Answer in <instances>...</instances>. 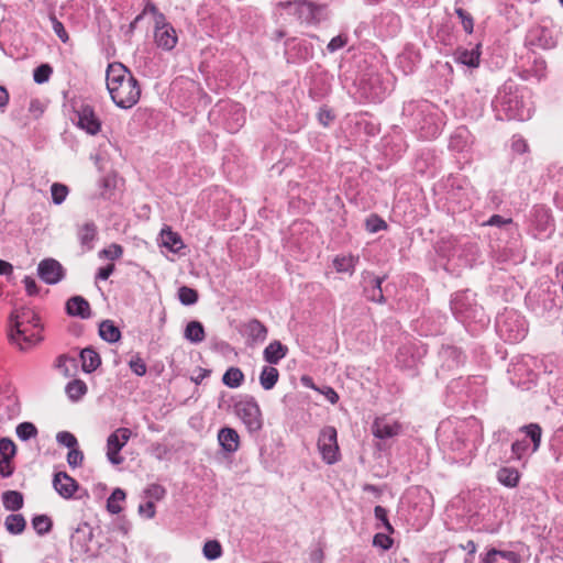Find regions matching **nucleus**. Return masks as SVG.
<instances>
[{
    "label": "nucleus",
    "instance_id": "nucleus-17",
    "mask_svg": "<svg viewBox=\"0 0 563 563\" xmlns=\"http://www.w3.org/2000/svg\"><path fill=\"white\" fill-rule=\"evenodd\" d=\"M288 353V347L275 340L271 342L263 352V357L268 364H277Z\"/></svg>",
    "mask_w": 563,
    "mask_h": 563
},
{
    "label": "nucleus",
    "instance_id": "nucleus-11",
    "mask_svg": "<svg viewBox=\"0 0 563 563\" xmlns=\"http://www.w3.org/2000/svg\"><path fill=\"white\" fill-rule=\"evenodd\" d=\"M472 143L473 136L468 129H466L465 126H459L452 133L449 146L453 151L464 152L472 145Z\"/></svg>",
    "mask_w": 563,
    "mask_h": 563
},
{
    "label": "nucleus",
    "instance_id": "nucleus-40",
    "mask_svg": "<svg viewBox=\"0 0 563 563\" xmlns=\"http://www.w3.org/2000/svg\"><path fill=\"white\" fill-rule=\"evenodd\" d=\"M366 230L371 233H376L387 228L386 222L376 214H372L366 219Z\"/></svg>",
    "mask_w": 563,
    "mask_h": 563
},
{
    "label": "nucleus",
    "instance_id": "nucleus-54",
    "mask_svg": "<svg viewBox=\"0 0 563 563\" xmlns=\"http://www.w3.org/2000/svg\"><path fill=\"white\" fill-rule=\"evenodd\" d=\"M346 42H347L346 36H344V35H338V36L333 37V38L329 42V44H328V47H327V48H328V51H329L330 53H334V52H336L338 49H340V48L344 47V46H345V44H346Z\"/></svg>",
    "mask_w": 563,
    "mask_h": 563
},
{
    "label": "nucleus",
    "instance_id": "nucleus-60",
    "mask_svg": "<svg viewBox=\"0 0 563 563\" xmlns=\"http://www.w3.org/2000/svg\"><path fill=\"white\" fill-rule=\"evenodd\" d=\"M98 185L103 188L101 196H107V190L115 186V178H99Z\"/></svg>",
    "mask_w": 563,
    "mask_h": 563
},
{
    "label": "nucleus",
    "instance_id": "nucleus-64",
    "mask_svg": "<svg viewBox=\"0 0 563 563\" xmlns=\"http://www.w3.org/2000/svg\"><path fill=\"white\" fill-rule=\"evenodd\" d=\"M499 550L492 549L487 552L482 563H498Z\"/></svg>",
    "mask_w": 563,
    "mask_h": 563
},
{
    "label": "nucleus",
    "instance_id": "nucleus-29",
    "mask_svg": "<svg viewBox=\"0 0 563 563\" xmlns=\"http://www.w3.org/2000/svg\"><path fill=\"white\" fill-rule=\"evenodd\" d=\"M125 499V493L121 488H115L107 500V509L109 512L117 515L121 512V503Z\"/></svg>",
    "mask_w": 563,
    "mask_h": 563
},
{
    "label": "nucleus",
    "instance_id": "nucleus-59",
    "mask_svg": "<svg viewBox=\"0 0 563 563\" xmlns=\"http://www.w3.org/2000/svg\"><path fill=\"white\" fill-rule=\"evenodd\" d=\"M23 284L25 286V290L27 292V295L30 296H34L37 294L38 291V288L36 286V283L35 280L32 278V277H29L26 276L24 279H23Z\"/></svg>",
    "mask_w": 563,
    "mask_h": 563
},
{
    "label": "nucleus",
    "instance_id": "nucleus-10",
    "mask_svg": "<svg viewBox=\"0 0 563 563\" xmlns=\"http://www.w3.org/2000/svg\"><path fill=\"white\" fill-rule=\"evenodd\" d=\"M53 486L64 498H70L77 489V483L68 474L58 472L53 479Z\"/></svg>",
    "mask_w": 563,
    "mask_h": 563
},
{
    "label": "nucleus",
    "instance_id": "nucleus-23",
    "mask_svg": "<svg viewBox=\"0 0 563 563\" xmlns=\"http://www.w3.org/2000/svg\"><path fill=\"white\" fill-rule=\"evenodd\" d=\"M279 373L277 368L273 366H264L261 375L260 383L265 390H271L277 383Z\"/></svg>",
    "mask_w": 563,
    "mask_h": 563
},
{
    "label": "nucleus",
    "instance_id": "nucleus-47",
    "mask_svg": "<svg viewBox=\"0 0 563 563\" xmlns=\"http://www.w3.org/2000/svg\"><path fill=\"white\" fill-rule=\"evenodd\" d=\"M373 545L386 551L393 547V539L386 533H376L373 539Z\"/></svg>",
    "mask_w": 563,
    "mask_h": 563
},
{
    "label": "nucleus",
    "instance_id": "nucleus-45",
    "mask_svg": "<svg viewBox=\"0 0 563 563\" xmlns=\"http://www.w3.org/2000/svg\"><path fill=\"white\" fill-rule=\"evenodd\" d=\"M375 518L382 521L384 528L388 533H394V528L387 518V510L382 506H376L374 509Z\"/></svg>",
    "mask_w": 563,
    "mask_h": 563
},
{
    "label": "nucleus",
    "instance_id": "nucleus-55",
    "mask_svg": "<svg viewBox=\"0 0 563 563\" xmlns=\"http://www.w3.org/2000/svg\"><path fill=\"white\" fill-rule=\"evenodd\" d=\"M140 515L147 519H152L155 516V505L153 501H147L139 506Z\"/></svg>",
    "mask_w": 563,
    "mask_h": 563
},
{
    "label": "nucleus",
    "instance_id": "nucleus-50",
    "mask_svg": "<svg viewBox=\"0 0 563 563\" xmlns=\"http://www.w3.org/2000/svg\"><path fill=\"white\" fill-rule=\"evenodd\" d=\"M84 460V454L80 450L73 448L67 454V463L70 467H77L81 464Z\"/></svg>",
    "mask_w": 563,
    "mask_h": 563
},
{
    "label": "nucleus",
    "instance_id": "nucleus-58",
    "mask_svg": "<svg viewBox=\"0 0 563 563\" xmlns=\"http://www.w3.org/2000/svg\"><path fill=\"white\" fill-rule=\"evenodd\" d=\"M154 30H163L172 26V24L167 22L166 16L162 12H158L154 15Z\"/></svg>",
    "mask_w": 563,
    "mask_h": 563
},
{
    "label": "nucleus",
    "instance_id": "nucleus-21",
    "mask_svg": "<svg viewBox=\"0 0 563 563\" xmlns=\"http://www.w3.org/2000/svg\"><path fill=\"white\" fill-rule=\"evenodd\" d=\"M99 335L109 343H114L121 338L120 330L110 320H104L100 323Z\"/></svg>",
    "mask_w": 563,
    "mask_h": 563
},
{
    "label": "nucleus",
    "instance_id": "nucleus-30",
    "mask_svg": "<svg viewBox=\"0 0 563 563\" xmlns=\"http://www.w3.org/2000/svg\"><path fill=\"white\" fill-rule=\"evenodd\" d=\"M457 62L466 65L468 67H477L479 64V52L478 48H473L471 51L464 49L457 52Z\"/></svg>",
    "mask_w": 563,
    "mask_h": 563
},
{
    "label": "nucleus",
    "instance_id": "nucleus-28",
    "mask_svg": "<svg viewBox=\"0 0 563 563\" xmlns=\"http://www.w3.org/2000/svg\"><path fill=\"white\" fill-rule=\"evenodd\" d=\"M25 519L22 515H9L5 518L4 526L11 534H20L25 529Z\"/></svg>",
    "mask_w": 563,
    "mask_h": 563
},
{
    "label": "nucleus",
    "instance_id": "nucleus-24",
    "mask_svg": "<svg viewBox=\"0 0 563 563\" xmlns=\"http://www.w3.org/2000/svg\"><path fill=\"white\" fill-rule=\"evenodd\" d=\"M498 481L507 487H516L518 485L520 475L514 467H503L497 473Z\"/></svg>",
    "mask_w": 563,
    "mask_h": 563
},
{
    "label": "nucleus",
    "instance_id": "nucleus-9",
    "mask_svg": "<svg viewBox=\"0 0 563 563\" xmlns=\"http://www.w3.org/2000/svg\"><path fill=\"white\" fill-rule=\"evenodd\" d=\"M401 426L387 417L376 418L372 426L374 437L378 439H389L399 434Z\"/></svg>",
    "mask_w": 563,
    "mask_h": 563
},
{
    "label": "nucleus",
    "instance_id": "nucleus-52",
    "mask_svg": "<svg viewBox=\"0 0 563 563\" xmlns=\"http://www.w3.org/2000/svg\"><path fill=\"white\" fill-rule=\"evenodd\" d=\"M485 224L486 225H492V227H495V228H500L503 225H508L510 231H515V228H514L510 219L505 220L500 216H497V214L490 217L489 220Z\"/></svg>",
    "mask_w": 563,
    "mask_h": 563
},
{
    "label": "nucleus",
    "instance_id": "nucleus-22",
    "mask_svg": "<svg viewBox=\"0 0 563 563\" xmlns=\"http://www.w3.org/2000/svg\"><path fill=\"white\" fill-rule=\"evenodd\" d=\"M3 507L10 511H16L23 506V495L16 490H7L2 494Z\"/></svg>",
    "mask_w": 563,
    "mask_h": 563
},
{
    "label": "nucleus",
    "instance_id": "nucleus-37",
    "mask_svg": "<svg viewBox=\"0 0 563 563\" xmlns=\"http://www.w3.org/2000/svg\"><path fill=\"white\" fill-rule=\"evenodd\" d=\"M16 453V446L9 438L0 439V456L4 459H13Z\"/></svg>",
    "mask_w": 563,
    "mask_h": 563
},
{
    "label": "nucleus",
    "instance_id": "nucleus-27",
    "mask_svg": "<svg viewBox=\"0 0 563 563\" xmlns=\"http://www.w3.org/2000/svg\"><path fill=\"white\" fill-rule=\"evenodd\" d=\"M244 379V374L239 367H230L222 377V382L230 388H238Z\"/></svg>",
    "mask_w": 563,
    "mask_h": 563
},
{
    "label": "nucleus",
    "instance_id": "nucleus-26",
    "mask_svg": "<svg viewBox=\"0 0 563 563\" xmlns=\"http://www.w3.org/2000/svg\"><path fill=\"white\" fill-rule=\"evenodd\" d=\"M65 391L69 399L76 401L87 393V385L80 379H74L66 385Z\"/></svg>",
    "mask_w": 563,
    "mask_h": 563
},
{
    "label": "nucleus",
    "instance_id": "nucleus-8",
    "mask_svg": "<svg viewBox=\"0 0 563 563\" xmlns=\"http://www.w3.org/2000/svg\"><path fill=\"white\" fill-rule=\"evenodd\" d=\"M37 273L46 284H56L63 278L64 271L56 260L46 258L38 264Z\"/></svg>",
    "mask_w": 563,
    "mask_h": 563
},
{
    "label": "nucleus",
    "instance_id": "nucleus-48",
    "mask_svg": "<svg viewBox=\"0 0 563 563\" xmlns=\"http://www.w3.org/2000/svg\"><path fill=\"white\" fill-rule=\"evenodd\" d=\"M90 540L92 538V530L88 523L79 526L73 534V541H79L80 539Z\"/></svg>",
    "mask_w": 563,
    "mask_h": 563
},
{
    "label": "nucleus",
    "instance_id": "nucleus-19",
    "mask_svg": "<svg viewBox=\"0 0 563 563\" xmlns=\"http://www.w3.org/2000/svg\"><path fill=\"white\" fill-rule=\"evenodd\" d=\"M80 358L82 363V371L86 373H91L96 371L101 364V358L99 354L95 350L89 347L84 349L81 351Z\"/></svg>",
    "mask_w": 563,
    "mask_h": 563
},
{
    "label": "nucleus",
    "instance_id": "nucleus-46",
    "mask_svg": "<svg viewBox=\"0 0 563 563\" xmlns=\"http://www.w3.org/2000/svg\"><path fill=\"white\" fill-rule=\"evenodd\" d=\"M455 13L461 19L463 29L466 33L471 34L473 32L474 23L472 16L464 11L462 8L455 9Z\"/></svg>",
    "mask_w": 563,
    "mask_h": 563
},
{
    "label": "nucleus",
    "instance_id": "nucleus-36",
    "mask_svg": "<svg viewBox=\"0 0 563 563\" xmlns=\"http://www.w3.org/2000/svg\"><path fill=\"white\" fill-rule=\"evenodd\" d=\"M222 550L221 545L218 541L211 540L205 543L203 545V555L208 560H216L221 556Z\"/></svg>",
    "mask_w": 563,
    "mask_h": 563
},
{
    "label": "nucleus",
    "instance_id": "nucleus-35",
    "mask_svg": "<svg viewBox=\"0 0 563 563\" xmlns=\"http://www.w3.org/2000/svg\"><path fill=\"white\" fill-rule=\"evenodd\" d=\"M522 430L532 440L533 451H537L539 449L540 442H541V428L536 423H531V424L522 427Z\"/></svg>",
    "mask_w": 563,
    "mask_h": 563
},
{
    "label": "nucleus",
    "instance_id": "nucleus-20",
    "mask_svg": "<svg viewBox=\"0 0 563 563\" xmlns=\"http://www.w3.org/2000/svg\"><path fill=\"white\" fill-rule=\"evenodd\" d=\"M358 262V256L343 255L336 256L333 260V266L338 273H349L352 275L355 269V265Z\"/></svg>",
    "mask_w": 563,
    "mask_h": 563
},
{
    "label": "nucleus",
    "instance_id": "nucleus-18",
    "mask_svg": "<svg viewBox=\"0 0 563 563\" xmlns=\"http://www.w3.org/2000/svg\"><path fill=\"white\" fill-rule=\"evenodd\" d=\"M161 245L168 249L173 253H177L184 247L180 235L176 232H173L168 227L161 231Z\"/></svg>",
    "mask_w": 563,
    "mask_h": 563
},
{
    "label": "nucleus",
    "instance_id": "nucleus-62",
    "mask_svg": "<svg viewBox=\"0 0 563 563\" xmlns=\"http://www.w3.org/2000/svg\"><path fill=\"white\" fill-rule=\"evenodd\" d=\"M147 494L155 498V499H161L163 498V496L165 495V489L159 486V485H152L148 489H147Z\"/></svg>",
    "mask_w": 563,
    "mask_h": 563
},
{
    "label": "nucleus",
    "instance_id": "nucleus-25",
    "mask_svg": "<svg viewBox=\"0 0 563 563\" xmlns=\"http://www.w3.org/2000/svg\"><path fill=\"white\" fill-rule=\"evenodd\" d=\"M185 338L192 343H200L205 339V329L199 321H190L185 329Z\"/></svg>",
    "mask_w": 563,
    "mask_h": 563
},
{
    "label": "nucleus",
    "instance_id": "nucleus-51",
    "mask_svg": "<svg viewBox=\"0 0 563 563\" xmlns=\"http://www.w3.org/2000/svg\"><path fill=\"white\" fill-rule=\"evenodd\" d=\"M123 251L119 244H111L109 247L100 252V256H104L110 260H117L121 257Z\"/></svg>",
    "mask_w": 563,
    "mask_h": 563
},
{
    "label": "nucleus",
    "instance_id": "nucleus-42",
    "mask_svg": "<svg viewBox=\"0 0 563 563\" xmlns=\"http://www.w3.org/2000/svg\"><path fill=\"white\" fill-rule=\"evenodd\" d=\"M49 20L52 22V27L55 32V34L59 37V40L64 43H66L69 40V36L60 21L57 20L55 14L49 15Z\"/></svg>",
    "mask_w": 563,
    "mask_h": 563
},
{
    "label": "nucleus",
    "instance_id": "nucleus-5",
    "mask_svg": "<svg viewBox=\"0 0 563 563\" xmlns=\"http://www.w3.org/2000/svg\"><path fill=\"white\" fill-rule=\"evenodd\" d=\"M75 115L77 119V126L86 133L96 135L100 132L102 123L92 106L81 103L75 109Z\"/></svg>",
    "mask_w": 563,
    "mask_h": 563
},
{
    "label": "nucleus",
    "instance_id": "nucleus-39",
    "mask_svg": "<svg viewBox=\"0 0 563 563\" xmlns=\"http://www.w3.org/2000/svg\"><path fill=\"white\" fill-rule=\"evenodd\" d=\"M53 69L48 64H42L34 69L33 79L36 84H44L48 81Z\"/></svg>",
    "mask_w": 563,
    "mask_h": 563
},
{
    "label": "nucleus",
    "instance_id": "nucleus-12",
    "mask_svg": "<svg viewBox=\"0 0 563 563\" xmlns=\"http://www.w3.org/2000/svg\"><path fill=\"white\" fill-rule=\"evenodd\" d=\"M243 333L255 344L266 340L268 330L260 320L252 319L243 325Z\"/></svg>",
    "mask_w": 563,
    "mask_h": 563
},
{
    "label": "nucleus",
    "instance_id": "nucleus-4",
    "mask_svg": "<svg viewBox=\"0 0 563 563\" xmlns=\"http://www.w3.org/2000/svg\"><path fill=\"white\" fill-rule=\"evenodd\" d=\"M318 449L322 460L327 464H334L339 461V445L336 441V430L333 427H325L320 431L318 439Z\"/></svg>",
    "mask_w": 563,
    "mask_h": 563
},
{
    "label": "nucleus",
    "instance_id": "nucleus-57",
    "mask_svg": "<svg viewBox=\"0 0 563 563\" xmlns=\"http://www.w3.org/2000/svg\"><path fill=\"white\" fill-rule=\"evenodd\" d=\"M528 448L527 441H516L511 445V451L517 459H521L522 454L526 452Z\"/></svg>",
    "mask_w": 563,
    "mask_h": 563
},
{
    "label": "nucleus",
    "instance_id": "nucleus-34",
    "mask_svg": "<svg viewBox=\"0 0 563 563\" xmlns=\"http://www.w3.org/2000/svg\"><path fill=\"white\" fill-rule=\"evenodd\" d=\"M178 298L183 305H194L198 300V292L187 286H183L178 289Z\"/></svg>",
    "mask_w": 563,
    "mask_h": 563
},
{
    "label": "nucleus",
    "instance_id": "nucleus-16",
    "mask_svg": "<svg viewBox=\"0 0 563 563\" xmlns=\"http://www.w3.org/2000/svg\"><path fill=\"white\" fill-rule=\"evenodd\" d=\"M530 44L532 46L542 48V49H551L555 47L556 40L553 37L552 33L548 29H539L533 31L530 34Z\"/></svg>",
    "mask_w": 563,
    "mask_h": 563
},
{
    "label": "nucleus",
    "instance_id": "nucleus-63",
    "mask_svg": "<svg viewBox=\"0 0 563 563\" xmlns=\"http://www.w3.org/2000/svg\"><path fill=\"white\" fill-rule=\"evenodd\" d=\"M113 271H114L113 264H109L104 267H101V268H99V271L97 273V278L106 280L110 277V275L113 273Z\"/></svg>",
    "mask_w": 563,
    "mask_h": 563
},
{
    "label": "nucleus",
    "instance_id": "nucleus-6",
    "mask_svg": "<svg viewBox=\"0 0 563 563\" xmlns=\"http://www.w3.org/2000/svg\"><path fill=\"white\" fill-rule=\"evenodd\" d=\"M131 430L128 428H119L108 437L107 440V456L108 460L119 465L123 462V457L119 454L122 448L128 443L131 438Z\"/></svg>",
    "mask_w": 563,
    "mask_h": 563
},
{
    "label": "nucleus",
    "instance_id": "nucleus-61",
    "mask_svg": "<svg viewBox=\"0 0 563 563\" xmlns=\"http://www.w3.org/2000/svg\"><path fill=\"white\" fill-rule=\"evenodd\" d=\"M500 559L505 560L506 563H518L519 556L512 551H499Z\"/></svg>",
    "mask_w": 563,
    "mask_h": 563
},
{
    "label": "nucleus",
    "instance_id": "nucleus-2",
    "mask_svg": "<svg viewBox=\"0 0 563 563\" xmlns=\"http://www.w3.org/2000/svg\"><path fill=\"white\" fill-rule=\"evenodd\" d=\"M8 327L10 341L18 344L22 351L43 341L40 318L27 307H14L9 314Z\"/></svg>",
    "mask_w": 563,
    "mask_h": 563
},
{
    "label": "nucleus",
    "instance_id": "nucleus-31",
    "mask_svg": "<svg viewBox=\"0 0 563 563\" xmlns=\"http://www.w3.org/2000/svg\"><path fill=\"white\" fill-rule=\"evenodd\" d=\"M97 233V228L92 222L85 223L78 232L79 240L82 245H86L89 250L91 249L90 243L93 241Z\"/></svg>",
    "mask_w": 563,
    "mask_h": 563
},
{
    "label": "nucleus",
    "instance_id": "nucleus-7",
    "mask_svg": "<svg viewBox=\"0 0 563 563\" xmlns=\"http://www.w3.org/2000/svg\"><path fill=\"white\" fill-rule=\"evenodd\" d=\"M292 8L297 10L296 19L303 23H317L323 18L325 8L323 5H316L314 3L301 0L300 3L294 4Z\"/></svg>",
    "mask_w": 563,
    "mask_h": 563
},
{
    "label": "nucleus",
    "instance_id": "nucleus-43",
    "mask_svg": "<svg viewBox=\"0 0 563 563\" xmlns=\"http://www.w3.org/2000/svg\"><path fill=\"white\" fill-rule=\"evenodd\" d=\"M382 283H383L382 278L376 277L374 279L373 289L368 294V299L369 300L375 301V302H379V303L385 301L384 295H383V290H382Z\"/></svg>",
    "mask_w": 563,
    "mask_h": 563
},
{
    "label": "nucleus",
    "instance_id": "nucleus-56",
    "mask_svg": "<svg viewBox=\"0 0 563 563\" xmlns=\"http://www.w3.org/2000/svg\"><path fill=\"white\" fill-rule=\"evenodd\" d=\"M13 473V467L11 465V459L0 457V475L2 477H9Z\"/></svg>",
    "mask_w": 563,
    "mask_h": 563
},
{
    "label": "nucleus",
    "instance_id": "nucleus-49",
    "mask_svg": "<svg viewBox=\"0 0 563 563\" xmlns=\"http://www.w3.org/2000/svg\"><path fill=\"white\" fill-rule=\"evenodd\" d=\"M129 366L131 371L137 376H144L146 374V364L139 356L133 357L129 362Z\"/></svg>",
    "mask_w": 563,
    "mask_h": 563
},
{
    "label": "nucleus",
    "instance_id": "nucleus-32",
    "mask_svg": "<svg viewBox=\"0 0 563 563\" xmlns=\"http://www.w3.org/2000/svg\"><path fill=\"white\" fill-rule=\"evenodd\" d=\"M16 435L22 441H27L37 435V429L32 422H22L16 427Z\"/></svg>",
    "mask_w": 563,
    "mask_h": 563
},
{
    "label": "nucleus",
    "instance_id": "nucleus-44",
    "mask_svg": "<svg viewBox=\"0 0 563 563\" xmlns=\"http://www.w3.org/2000/svg\"><path fill=\"white\" fill-rule=\"evenodd\" d=\"M56 440L60 445L73 449L77 446V439L74 434L67 431H60L56 435Z\"/></svg>",
    "mask_w": 563,
    "mask_h": 563
},
{
    "label": "nucleus",
    "instance_id": "nucleus-53",
    "mask_svg": "<svg viewBox=\"0 0 563 563\" xmlns=\"http://www.w3.org/2000/svg\"><path fill=\"white\" fill-rule=\"evenodd\" d=\"M511 148L516 153L523 154L528 151V144L521 136L515 135L511 141Z\"/></svg>",
    "mask_w": 563,
    "mask_h": 563
},
{
    "label": "nucleus",
    "instance_id": "nucleus-33",
    "mask_svg": "<svg viewBox=\"0 0 563 563\" xmlns=\"http://www.w3.org/2000/svg\"><path fill=\"white\" fill-rule=\"evenodd\" d=\"M32 526L38 534H45L51 530L52 521L47 516L38 515L33 518Z\"/></svg>",
    "mask_w": 563,
    "mask_h": 563
},
{
    "label": "nucleus",
    "instance_id": "nucleus-41",
    "mask_svg": "<svg viewBox=\"0 0 563 563\" xmlns=\"http://www.w3.org/2000/svg\"><path fill=\"white\" fill-rule=\"evenodd\" d=\"M68 364H71L74 366L75 365V360L68 357L65 354L59 355L57 357V360H56L55 366L65 377H68V376L71 375L70 368H69Z\"/></svg>",
    "mask_w": 563,
    "mask_h": 563
},
{
    "label": "nucleus",
    "instance_id": "nucleus-14",
    "mask_svg": "<svg viewBox=\"0 0 563 563\" xmlns=\"http://www.w3.org/2000/svg\"><path fill=\"white\" fill-rule=\"evenodd\" d=\"M66 311L69 316L87 319L90 317V305L81 296H74L66 302Z\"/></svg>",
    "mask_w": 563,
    "mask_h": 563
},
{
    "label": "nucleus",
    "instance_id": "nucleus-3",
    "mask_svg": "<svg viewBox=\"0 0 563 563\" xmlns=\"http://www.w3.org/2000/svg\"><path fill=\"white\" fill-rule=\"evenodd\" d=\"M235 412L250 432H257L262 429V412L254 399L239 401L235 405Z\"/></svg>",
    "mask_w": 563,
    "mask_h": 563
},
{
    "label": "nucleus",
    "instance_id": "nucleus-38",
    "mask_svg": "<svg viewBox=\"0 0 563 563\" xmlns=\"http://www.w3.org/2000/svg\"><path fill=\"white\" fill-rule=\"evenodd\" d=\"M51 194L53 202L56 205H60L68 195V188L63 184L55 183L51 187Z\"/></svg>",
    "mask_w": 563,
    "mask_h": 563
},
{
    "label": "nucleus",
    "instance_id": "nucleus-15",
    "mask_svg": "<svg viewBox=\"0 0 563 563\" xmlns=\"http://www.w3.org/2000/svg\"><path fill=\"white\" fill-rule=\"evenodd\" d=\"M218 441L228 453L238 451L240 445V437L232 428H222L218 433Z\"/></svg>",
    "mask_w": 563,
    "mask_h": 563
},
{
    "label": "nucleus",
    "instance_id": "nucleus-1",
    "mask_svg": "<svg viewBox=\"0 0 563 563\" xmlns=\"http://www.w3.org/2000/svg\"><path fill=\"white\" fill-rule=\"evenodd\" d=\"M107 89L111 100L121 109H131L141 97L137 79L121 63H111L107 68Z\"/></svg>",
    "mask_w": 563,
    "mask_h": 563
},
{
    "label": "nucleus",
    "instance_id": "nucleus-13",
    "mask_svg": "<svg viewBox=\"0 0 563 563\" xmlns=\"http://www.w3.org/2000/svg\"><path fill=\"white\" fill-rule=\"evenodd\" d=\"M154 41L157 47L172 51L178 42L176 30L173 25L163 30H154Z\"/></svg>",
    "mask_w": 563,
    "mask_h": 563
}]
</instances>
